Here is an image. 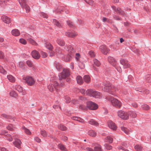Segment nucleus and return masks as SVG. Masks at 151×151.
<instances>
[{
  "mask_svg": "<svg viewBox=\"0 0 151 151\" xmlns=\"http://www.w3.org/2000/svg\"><path fill=\"white\" fill-rule=\"evenodd\" d=\"M69 70L67 68H64L62 72L58 74L59 80L61 86L63 85L64 82L66 78L70 75Z\"/></svg>",
  "mask_w": 151,
  "mask_h": 151,
  "instance_id": "f257e3e1",
  "label": "nucleus"
},
{
  "mask_svg": "<svg viewBox=\"0 0 151 151\" xmlns=\"http://www.w3.org/2000/svg\"><path fill=\"white\" fill-rule=\"evenodd\" d=\"M103 85L104 86L103 90L104 91L110 93L113 95H115L114 93L116 91V89L114 86L111 85L110 83L108 81H105L103 83Z\"/></svg>",
  "mask_w": 151,
  "mask_h": 151,
  "instance_id": "f03ea898",
  "label": "nucleus"
},
{
  "mask_svg": "<svg viewBox=\"0 0 151 151\" xmlns=\"http://www.w3.org/2000/svg\"><path fill=\"white\" fill-rule=\"evenodd\" d=\"M86 95L90 96H93L96 98H100L101 97V95L99 92L92 89L87 90L86 91Z\"/></svg>",
  "mask_w": 151,
  "mask_h": 151,
  "instance_id": "7ed1b4c3",
  "label": "nucleus"
},
{
  "mask_svg": "<svg viewBox=\"0 0 151 151\" xmlns=\"http://www.w3.org/2000/svg\"><path fill=\"white\" fill-rule=\"evenodd\" d=\"M51 83L47 86L48 88L49 91L51 92L53 91L54 89V87L55 88V89L58 90L57 88L58 87L59 84L58 83V82L55 80L52 81V80H51Z\"/></svg>",
  "mask_w": 151,
  "mask_h": 151,
  "instance_id": "20e7f679",
  "label": "nucleus"
},
{
  "mask_svg": "<svg viewBox=\"0 0 151 151\" xmlns=\"http://www.w3.org/2000/svg\"><path fill=\"white\" fill-rule=\"evenodd\" d=\"M118 116L123 119H127L129 118V114L122 110L119 111L118 112Z\"/></svg>",
  "mask_w": 151,
  "mask_h": 151,
  "instance_id": "39448f33",
  "label": "nucleus"
},
{
  "mask_svg": "<svg viewBox=\"0 0 151 151\" xmlns=\"http://www.w3.org/2000/svg\"><path fill=\"white\" fill-rule=\"evenodd\" d=\"M86 104L87 107L90 110H95L98 108V105L91 101L87 102Z\"/></svg>",
  "mask_w": 151,
  "mask_h": 151,
  "instance_id": "423d86ee",
  "label": "nucleus"
},
{
  "mask_svg": "<svg viewBox=\"0 0 151 151\" xmlns=\"http://www.w3.org/2000/svg\"><path fill=\"white\" fill-rule=\"evenodd\" d=\"M26 0H19V2L21 6L23 7L24 6V9L27 13H28L30 11V8L29 6L25 4Z\"/></svg>",
  "mask_w": 151,
  "mask_h": 151,
  "instance_id": "0eeeda50",
  "label": "nucleus"
},
{
  "mask_svg": "<svg viewBox=\"0 0 151 151\" xmlns=\"http://www.w3.org/2000/svg\"><path fill=\"white\" fill-rule=\"evenodd\" d=\"M23 79L25 81L28 85L29 86L32 85L35 82L34 80L31 77L27 76L25 78H23Z\"/></svg>",
  "mask_w": 151,
  "mask_h": 151,
  "instance_id": "6e6552de",
  "label": "nucleus"
},
{
  "mask_svg": "<svg viewBox=\"0 0 151 151\" xmlns=\"http://www.w3.org/2000/svg\"><path fill=\"white\" fill-rule=\"evenodd\" d=\"M111 101L112 105L116 108H119L121 106V103L117 99L112 98L111 99Z\"/></svg>",
  "mask_w": 151,
  "mask_h": 151,
  "instance_id": "1a4fd4ad",
  "label": "nucleus"
},
{
  "mask_svg": "<svg viewBox=\"0 0 151 151\" xmlns=\"http://www.w3.org/2000/svg\"><path fill=\"white\" fill-rule=\"evenodd\" d=\"M100 50L104 55H106L109 51V49L104 45H102L100 47Z\"/></svg>",
  "mask_w": 151,
  "mask_h": 151,
  "instance_id": "9d476101",
  "label": "nucleus"
},
{
  "mask_svg": "<svg viewBox=\"0 0 151 151\" xmlns=\"http://www.w3.org/2000/svg\"><path fill=\"white\" fill-rule=\"evenodd\" d=\"M108 62L113 66L116 67L117 63L115 59L109 56L108 58Z\"/></svg>",
  "mask_w": 151,
  "mask_h": 151,
  "instance_id": "9b49d317",
  "label": "nucleus"
},
{
  "mask_svg": "<svg viewBox=\"0 0 151 151\" xmlns=\"http://www.w3.org/2000/svg\"><path fill=\"white\" fill-rule=\"evenodd\" d=\"M120 63L123 66L124 68H127L129 67L130 64L128 61L125 60L121 59L120 60Z\"/></svg>",
  "mask_w": 151,
  "mask_h": 151,
  "instance_id": "f8f14e48",
  "label": "nucleus"
},
{
  "mask_svg": "<svg viewBox=\"0 0 151 151\" xmlns=\"http://www.w3.org/2000/svg\"><path fill=\"white\" fill-rule=\"evenodd\" d=\"M65 10L66 14H68L69 12V11L66 7H65L63 6H61L58 7L57 10L55 11V13H60L61 12Z\"/></svg>",
  "mask_w": 151,
  "mask_h": 151,
  "instance_id": "ddd939ff",
  "label": "nucleus"
},
{
  "mask_svg": "<svg viewBox=\"0 0 151 151\" xmlns=\"http://www.w3.org/2000/svg\"><path fill=\"white\" fill-rule=\"evenodd\" d=\"M1 117L3 118H5L7 120V121L11 122H13L14 121V117L12 116L7 115L5 114H3L1 115Z\"/></svg>",
  "mask_w": 151,
  "mask_h": 151,
  "instance_id": "4468645a",
  "label": "nucleus"
},
{
  "mask_svg": "<svg viewBox=\"0 0 151 151\" xmlns=\"http://www.w3.org/2000/svg\"><path fill=\"white\" fill-rule=\"evenodd\" d=\"M31 55L32 57L36 59H39L40 57V55L39 52L35 50H33L32 52Z\"/></svg>",
  "mask_w": 151,
  "mask_h": 151,
  "instance_id": "2eb2a0df",
  "label": "nucleus"
},
{
  "mask_svg": "<svg viewBox=\"0 0 151 151\" xmlns=\"http://www.w3.org/2000/svg\"><path fill=\"white\" fill-rule=\"evenodd\" d=\"M135 90L136 91L142 93L143 94H147L149 93V91L148 90L140 87L136 88Z\"/></svg>",
  "mask_w": 151,
  "mask_h": 151,
  "instance_id": "dca6fc26",
  "label": "nucleus"
},
{
  "mask_svg": "<svg viewBox=\"0 0 151 151\" xmlns=\"http://www.w3.org/2000/svg\"><path fill=\"white\" fill-rule=\"evenodd\" d=\"M108 125L110 128L113 130H115L117 128V127L114 123L111 120H109L108 121Z\"/></svg>",
  "mask_w": 151,
  "mask_h": 151,
  "instance_id": "f3484780",
  "label": "nucleus"
},
{
  "mask_svg": "<svg viewBox=\"0 0 151 151\" xmlns=\"http://www.w3.org/2000/svg\"><path fill=\"white\" fill-rule=\"evenodd\" d=\"M111 7L115 12L118 13L119 14L123 15L124 14V11L122 10L120 8L118 7L116 9L114 6H112Z\"/></svg>",
  "mask_w": 151,
  "mask_h": 151,
  "instance_id": "a211bd4d",
  "label": "nucleus"
},
{
  "mask_svg": "<svg viewBox=\"0 0 151 151\" xmlns=\"http://www.w3.org/2000/svg\"><path fill=\"white\" fill-rule=\"evenodd\" d=\"M1 19L2 21L5 23L10 24L11 20L6 15H3L1 17Z\"/></svg>",
  "mask_w": 151,
  "mask_h": 151,
  "instance_id": "6ab92c4d",
  "label": "nucleus"
},
{
  "mask_svg": "<svg viewBox=\"0 0 151 151\" xmlns=\"http://www.w3.org/2000/svg\"><path fill=\"white\" fill-rule=\"evenodd\" d=\"M73 55V54L68 53L64 57L63 60L65 62H67L70 61V60L72 56Z\"/></svg>",
  "mask_w": 151,
  "mask_h": 151,
  "instance_id": "aec40b11",
  "label": "nucleus"
},
{
  "mask_svg": "<svg viewBox=\"0 0 151 151\" xmlns=\"http://www.w3.org/2000/svg\"><path fill=\"white\" fill-rule=\"evenodd\" d=\"M15 88L19 92L22 93V95L25 94V93L23 92V88L20 86L17 85L15 86Z\"/></svg>",
  "mask_w": 151,
  "mask_h": 151,
  "instance_id": "412c9836",
  "label": "nucleus"
},
{
  "mask_svg": "<svg viewBox=\"0 0 151 151\" xmlns=\"http://www.w3.org/2000/svg\"><path fill=\"white\" fill-rule=\"evenodd\" d=\"M22 142L20 140L18 139H16L14 142H13L15 146L18 148L20 147V145Z\"/></svg>",
  "mask_w": 151,
  "mask_h": 151,
  "instance_id": "4be33fe9",
  "label": "nucleus"
},
{
  "mask_svg": "<svg viewBox=\"0 0 151 151\" xmlns=\"http://www.w3.org/2000/svg\"><path fill=\"white\" fill-rule=\"evenodd\" d=\"M52 22L54 25L60 28L62 26L61 24L55 19H53Z\"/></svg>",
  "mask_w": 151,
  "mask_h": 151,
  "instance_id": "5701e85b",
  "label": "nucleus"
},
{
  "mask_svg": "<svg viewBox=\"0 0 151 151\" xmlns=\"http://www.w3.org/2000/svg\"><path fill=\"white\" fill-rule=\"evenodd\" d=\"M65 49L69 52V53L73 54L74 50L72 46L70 45L65 46Z\"/></svg>",
  "mask_w": 151,
  "mask_h": 151,
  "instance_id": "b1692460",
  "label": "nucleus"
},
{
  "mask_svg": "<svg viewBox=\"0 0 151 151\" xmlns=\"http://www.w3.org/2000/svg\"><path fill=\"white\" fill-rule=\"evenodd\" d=\"M54 65L56 69L58 71H60L62 68V65L59 63L55 62L54 63Z\"/></svg>",
  "mask_w": 151,
  "mask_h": 151,
  "instance_id": "393cba45",
  "label": "nucleus"
},
{
  "mask_svg": "<svg viewBox=\"0 0 151 151\" xmlns=\"http://www.w3.org/2000/svg\"><path fill=\"white\" fill-rule=\"evenodd\" d=\"M12 35L15 36H18L20 35V32L17 29H14L12 31Z\"/></svg>",
  "mask_w": 151,
  "mask_h": 151,
  "instance_id": "a878e982",
  "label": "nucleus"
},
{
  "mask_svg": "<svg viewBox=\"0 0 151 151\" xmlns=\"http://www.w3.org/2000/svg\"><path fill=\"white\" fill-rule=\"evenodd\" d=\"M95 146V147L94 148V151H103L101 146L100 145L96 144Z\"/></svg>",
  "mask_w": 151,
  "mask_h": 151,
  "instance_id": "bb28decb",
  "label": "nucleus"
},
{
  "mask_svg": "<svg viewBox=\"0 0 151 151\" xmlns=\"http://www.w3.org/2000/svg\"><path fill=\"white\" fill-rule=\"evenodd\" d=\"M65 35L66 36L68 37H72L75 36L77 35V34L75 33L69 32H66L65 33Z\"/></svg>",
  "mask_w": 151,
  "mask_h": 151,
  "instance_id": "cd10ccee",
  "label": "nucleus"
},
{
  "mask_svg": "<svg viewBox=\"0 0 151 151\" xmlns=\"http://www.w3.org/2000/svg\"><path fill=\"white\" fill-rule=\"evenodd\" d=\"M7 77L9 80L11 82H14L15 81V78L11 75H7Z\"/></svg>",
  "mask_w": 151,
  "mask_h": 151,
  "instance_id": "c85d7f7f",
  "label": "nucleus"
},
{
  "mask_svg": "<svg viewBox=\"0 0 151 151\" xmlns=\"http://www.w3.org/2000/svg\"><path fill=\"white\" fill-rule=\"evenodd\" d=\"M76 79L77 82L78 84H81L83 82L82 78L81 76H77L76 77Z\"/></svg>",
  "mask_w": 151,
  "mask_h": 151,
  "instance_id": "c756f323",
  "label": "nucleus"
},
{
  "mask_svg": "<svg viewBox=\"0 0 151 151\" xmlns=\"http://www.w3.org/2000/svg\"><path fill=\"white\" fill-rule=\"evenodd\" d=\"M57 42L59 45L62 46H64L65 44L63 40L60 39H58Z\"/></svg>",
  "mask_w": 151,
  "mask_h": 151,
  "instance_id": "7c9ffc66",
  "label": "nucleus"
},
{
  "mask_svg": "<svg viewBox=\"0 0 151 151\" xmlns=\"http://www.w3.org/2000/svg\"><path fill=\"white\" fill-rule=\"evenodd\" d=\"M45 47L50 50H52L53 48V46L49 42H47L45 43Z\"/></svg>",
  "mask_w": 151,
  "mask_h": 151,
  "instance_id": "2f4dec72",
  "label": "nucleus"
},
{
  "mask_svg": "<svg viewBox=\"0 0 151 151\" xmlns=\"http://www.w3.org/2000/svg\"><path fill=\"white\" fill-rule=\"evenodd\" d=\"M88 123L91 124L95 126H97L98 125V123L93 119H91L89 121Z\"/></svg>",
  "mask_w": 151,
  "mask_h": 151,
  "instance_id": "473e14b6",
  "label": "nucleus"
},
{
  "mask_svg": "<svg viewBox=\"0 0 151 151\" xmlns=\"http://www.w3.org/2000/svg\"><path fill=\"white\" fill-rule=\"evenodd\" d=\"M88 134L92 137H95L96 135V133L94 131L91 130L88 132Z\"/></svg>",
  "mask_w": 151,
  "mask_h": 151,
  "instance_id": "72a5a7b5",
  "label": "nucleus"
},
{
  "mask_svg": "<svg viewBox=\"0 0 151 151\" xmlns=\"http://www.w3.org/2000/svg\"><path fill=\"white\" fill-rule=\"evenodd\" d=\"M83 79L84 81L87 83H88L90 81V78L88 75L84 76Z\"/></svg>",
  "mask_w": 151,
  "mask_h": 151,
  "instance_id": "f704fd0d",
  "label": "nucleus"
},
{
  "mask_svg": "<svg viewBox=\"0 0 151 151\" xmlns=\"http://www.w3.org/2000/svg\"><path fill=\"white\" fill-rule=\"evenodd\" d=\"M27 40L31 44L35 45H37V44L36 42L32 39L29 38L27 39Z\"/></svg>",
  "mask_w": 151,
  "mask_h": 151,
  "instance_id": "c9c22d12",
  "label": "nucleus"
},
{
  "mask_svg": "<svg viewBox=\"0 0 151 151\" xmlns=\"http://www.w3.org/2000/svg\"><path fill=\"white\" fill-rule=\"evenodd\" d=\"M22 129L24 130V132L28 135H30L31 134V132L27 128H26L25 127L23 126L22 127Z\"/></svg>",
  "mask_w": 151,
  "mask_h": 151,
  "instance_id": "e433bc0d",
  "label": "nucleus"
},
{
  "mask_svg": "<svg viewBox=\"0 0 151 151\" xmlns=\"http://www.w3.org/2000/svg\"><path fill=\"white\" fill-rule=\"evenodd\" d=\"M58 147L60 149L63 151H68L65 146L63 145L59 144Z\"/></svg>",
  "mask_w": 151,
  "mask_h": 151,
  "instance_id": "4c0bfd02",
  "label": "nucleus"
},
{
  "mask_svg": "<svg viewBox=\"0 0 151 151\" xmlns=\"http://www.w3.org/2000/svg\"><path fill=\"white\" fill-rule=\"evenodd\" d=\"M129 115V114L130 116L133 118L136 117L137 116L135 112L134 111H130L128 114Z\"/></svg>",
  "mask_w": 151,
  "mask_h": 151,
  "instance_id": "58836bf2",
  "label": "nucleus"
},
{
  "mask_svg": "<svg viewBox=\"0 0 151 151\" xmlns=\"http://www.w3.org/2000/svg\"><path fill=\"white\" fill-rule=\"evenodd\" d=\"M9 94L10 96L16 98L17 96V95L16 92L13 91H11L9 93Z\"/></svg>",
  "mask_w": 151,
  "mask_h": 151,
  "instance_id": "ea45409f",
  "label": "nucleus"
},
{
  "mask_svg": "<svg viewBox=\"0 0 151 151\" xmlns=\"http://www.w3.org/2000/svg\"><path fill=\"white\" fill-rule=\"evenodd\" d=\"M145 78L147 82H151V74H149L145 76Z\"/></svg>",
  "mask_w": 151,
  "mask_h": 151,
  "instance_id": "a19ab883",
  "label": "nucleus"
},
{
  "mask_svg": "<svg viewBox=\"0 0 151 151\" xmlns=\"http://www.w3.org/2000/svg\"><path fill=\"white\" fill-rule=\"evenodd\" d=\"M8 0H0V4L2 7H4L6 5V3Z\"/></svg>",
  "mask_w": 151,
  "mask_h": 151,
  "instance_id": "79ce46f5",
  "label": "nucleus"
},
{
  "mask_svg": "<svg viewBox=\"0 0 151 151\" xmlns=\"http://www.w3.org/2000/svg\"><path fill=\"white\" fill-rule=\"evenodd\" d=\"M94 64L97 67H99L100 65V62L97 59L94 58L93 60Z\"/></svg>",
  "mask_w": 151,
  "mask_h": 151,
  "instance_id": "37998d69",
  "label": "nucleus"
},
{
  "mask_svg": "<svg viewBox=\"0 0 151 151\" xmlns=\"http://www.w3.org/2000/svg\"><path fill=\"white\" fill-rule=\"evenodd\" d=\"M59 129L61 130L65 131L66 129V127L64 125L62 124H60L58 126Z\"/></svg>",
  "mask_w": 151,
  "mask_h": 151,
  "instance_id": "c03bdc74",
  "label": "nucleus"
},
{
  "mask_svg": "<svg viewBox=\"0 0 151 151\" xmlns=\"http://www.w3.org/2000/svg\"><path fill=\"white\" fill-rule=\"evenodd\" d=\"M67 23L69 26V27L70 28H74L75 26L73 24V23L71 21H67Z\"/></svg>",
  "mask_w": 151,
  "mask_h": 151,
  "instance_id": "a18cd8bd",
  "label": "nucleus"
},
{
  "mask_svg": "<svg viewBox=\"0 0 151 151\" xmlns=\"http://www.w3.org/2000/svg\"><path fill=\"white\" fill-rule=\"evenodd\" d=\"M134 148L137 151H141L142 149V147L139 145H136L134 147Z\"/></svg>",
  "mask_w": 151,
  "mask_h": 151,
  "instance_id": "49530a36",
  "label": "nucleus"
},
{
  "mask_svg": "<svg viewBox=\"0 0 151 151\" xmlns=\"http://www.w3.org/2000/svg\"><path fill=\"white\" fill-rule=\"evenodd\" d=\"M142 109L145 110H148L149 109V106L146 104H143L141 106Z\"/></svg>",
  "mask_w": 151,
  "mask_h": 151,
  "instance_id": "de8ad7c7",
  "label": "nucleus"
},
{
  "mask_svg": "<svg viewBox=\"0 0 151 151\" xmlns=\"http://www.w3.org/2000/svg\"><path fill=\"white\" fill-rule=\"evenodd\" d=\"M121 129L126 134H129V132L128 129L124 127H122Z\"/></svg>",
  "mask_w": 151,
  "mask_h": 151,
  "instance_id": "09e8293b",
  "label": "nucleus"
},
{
  "mask_svg": "<svg viewBox=\"0 0 151 151\" xmlns=\"http://www.w3.org/2000/svg\"><path fill=\"white\" fill-rule=\"evenodd\" d=\"M41 135L43 137H45L47 136V134L46 131L45 130H41L40 132Z\"/></svg>",
  "mask_w": 151,
  "mask_h": 151,
  "instance_id": "8fccbe9b",
  "label": "nucleus"
},
{
  "mask_svg": "<svg viewBox=\"0 0 151 151\" xmlns=\"http://www.w3.org/2000/svg\"><path fill=\"white\" fill-rule=\"evenodd\" d=\"M106 139L107 140V142H109V143H112L113 141L112 138L110 136H107Z\"/></svg>",
  "mask_w": 151,
  "mask_h": 151,
  "instance_id": "3c124183",
  "label": "nucleus"
},
{
  "mask_svg": "<svg viewBox=\"0 0 151 151\" xmlns=\"http://www.w3.org/2000/svg\"><path fill=\"white\" fill-rule=\"evenodd\" d=\"M19 41L20 43L23 45H26L27 43L26 41L23 38H20L19 39Z\"/></svg>",
  "mask_w": 151,
  "mask_h": 151,
  "instance_id": "603ef678",
  "label": "nucleus"
},
{
  "mask_svg": "<svg viewBox=\"0 0 151 151\" xmlns=\"http://www.w3.org/2000/svg\"><path fill=\"white\" fill-rule=\"evenodd\" d=\"M0 72L4 75L6 74L7 72L1 66H0Z\"/></svg>",
  "mask_w": 151,
  "mask_h": 151,
  "instance_id": "864d4df0",
  "label": "nucleus"
},
{
  "mask_svg": "<svg viewBox=\"0 0 151 151\" xmlns=\"http://www.w3.org/2000/svg\"><path fill=\"white\" fill-rule=\"evenodd\" d=\"M122 145L125 147L127 148L129 146V144L127 142H124L122 143Z\"/></svg>",
  "mask_w": 151,
  "mask_h": 151,
  "instance_id": "5fc2aeb1",
  "label": "nucleus"
},
{
  "mask_svg": "<svg viewBox=\"0 0 151 151\" xmlns=\"http://www.w3.org/2000/svg\"><path fill=\"white\" fill-rule=\"evenodd\" d=\"M104 146L107 150H110L112 148V146L107 144H105Z\"/></svg>",
  "mask_w": 151,
  "mask_h": 151,
  "instance_id": "6e6d98bb",
  "label": "nucleus"
},
{
  "mask_svg": "<svg viewBox=\"0 0 151 151\" xmlns=\"http://www.w3.org/2000/svg\"><path fill=\"white\" fill-rule=\"evenodd\" d=\"M65 101L67 103H69L70 102V99L69 97L66 96H65Z\"/></svg>",
  "mask_w": 151,
  "mask_h": 151,
  "instance_id": "4d7b16f0",
  "label": "nucleus"
},
{
  "mask_svg": "<svg viewBox=\"0 0 151 151\" xmlns=\"http://www.w3.org/2000/svg\"><path fill=\"white\" fill-rule=\"evenodd\" d=\"M40 53L43 58H45L47 56V54L43 51H41Z\"/></svg>",
  "mask_w": 151,
  "mask_h": 151,
  "instance_id": "13d9d810",
  "label": "nucleus"
},
{
  "mask_svg": "<svg viewBox=\"0 0 151 151\" xmlns=\"http://www.w3.org/2000/svg\"><path fill=\"white\" fill-rule=\"evenodd\" d=\"M61 50L59 48H58L55 50V53L56 54H61Z\"/></svg>",
  "mask_w": 151,
  "mask_h": 151,
  "instance_id": "bf43d9fd",
  "label": "nucleus"
},
{
  "mask_svg": "<svg viewBox=\"0 0 151 151\" xmlns=\"http://www.w3.org/2000/svg\"><path fill=\"white\" fill-rule=\"evenodd\" d=\"M26 63L28 66L29 67H31L32 66L33 64L31 61L28 60L27 61Z\"/></svg>",
  "mask_w": 151,
  "mask_h": 151,
  "instance_id": "052dcab7",
  "label": "nucleus"
},
{
  "mask_svg": "<svg viewBox=\"0 0 151 151\" xmlns=\"http://www.w3.org/2000/svg\"><path fill=\"white\" fill-rule=\"evenodd\" d=\"M119 150H122L123 151H129V150L124 148L122 146H119L117 147Z\"/></svg>",
  "mask_w": 151,
  "mask_h": 151,
  "instance_id": "680f3d73",
  "label": "nucleus"
},
{
  "mask_svg": "<svg viewBox=\"0 0 151 151\" xmlns=\"http://www.w3.org/2000/svg\"><path fill=\"white\" fill-rule=\"evenodd\" d=\"M49 56L50 57H52L54 55L55 52L52 50H50L48 52Z\"/></svg>",
  "mask_w": 151,
  "mask_h": 151,
  "instance_id": "e2e57ef3",
  "label": "nucleus"
},
{
  "mask_svg": "<svg viewBox=\"0 0 151 151\" xmlns=\"http://www.w3.org/2000/svg\"><path fill=\"white\" fill-rule=\"evenodd\" d=\"M85 2L90 5H92L93 1L91 0H84Z\"/></svg>",
  "mask_w": 151,
  "mask_h": 151,
  "instance_id": "0e129e2a",
  "label": "nucleus"
},
{
  "mask_svg": "<svg viewBox=\"0 0 151 151\" xmlns=\"http://www.w3.org/2000/svg\"><path fill=\"white\" fill-rule=\"evenodd\" d=\"M82 149H85L86 151H94V149L89 147H87L86 148V149L82 147Z\"/></svg>",
  "mask_w": 151,
  "mask_h": 151,
  "instance_id": "69168bd1",
  "label": "nucleus"
},
{
  "mask_svg": "<svg viewBox=\"0 0 151 151\" xmlns=\"http://www.w3.org/2000/svg\"><path fill=\"white\" fill-rule=\"evenodd\" d=\"M40 15L44 18H47L48 17V15L46 14L43 12L41 13Z\"/></svg>",
  "mask_w": 151,
  "mask_h": 151,
  "instance_id": "338daca9",
  "label": "nucleus"
},
{
  "mask_svg": "<svg viewBox=\"0 0 151 151\" xmlns=\"http://www.w3.org/2000/svg\"><path fill=\"white\" fill-rule=\"evenodd\" d=\"M102 21L104 22H109L110 20L104 17L102 19Z\"/></svg>",
  "mask_w": 151,
  "mask_h": 151,
  "instance_id": "774afa93",
  "label": "nucleus"
}]
</instances>
